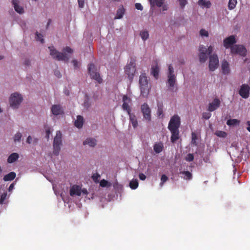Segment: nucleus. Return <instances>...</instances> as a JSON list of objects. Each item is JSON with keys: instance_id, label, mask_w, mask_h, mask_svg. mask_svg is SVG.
<instances>
[{"instance_id": "obj_20", "label": "nucleus", "mask_w": 250, "mask_h": 250, "mask_svg": "<svg viewBox=\"0 0 250 250\" xmlns=\"http://www.w3.org/2000/svg\"><path fill=\"white\" fill-rule=\"evenodd\" d=\"M222 73L224 74H229V64L227 61L224 60L222 62Z\"/></svg>"}, {"instance_id": "obj_45", "label": "nucleus", "mask_w": 250, "mask_h": 250, "mask_svg": "<svg viewBox=\"0 0 250 250\" xmlns=\"http://www.w3.org/2000/svg\"><path fill=\"white\" fill-rule=\"evenodd\" d=\"M194 159V156L192 154L189 153L187 155V157H186V161L188 162H191Z\"/></svg>"}, {"instance_id": "obj_19", "label": "nucleus", "mask_w": 250, "mask_h": 250, "mask_svg": "<svg viewBox=\"0 0 250 250\" xmlns=\"http://www.w3.org/2000/svg\"><path fill=\"white\" fill-rule=\"evenodd\" d=\"M125 13V9L124 8L123 6H121L120 7L117 11L116 15L114 18L115 20L116 19H121L123 17Z\"/></svg>"}, {"instance_id": "obj_30", "label": "nucleus", "mask_w": 250, "mask_h": 250, "mask_svg": "<svg viewBox=\"0 0 250 250\" xmlns=\"http://www.w3.org/2000/svg\"><path fill=\"white\" fill-rule=\"evenodd\" d=\"M237 3V0H229L228 3V8L230 10L234 9Z\"/></svg>"}, {"instance_id": "obj_10", "label": "nucleus", "mask_w": 250, "mask_h": 250, "mask_svg": "<svg viewBox=\"0 0 250 250\" xmlns=\"http://www.w3.org/2000/svg\"><path fill=\"white\" fill-rule=\"evenodd\" d=\"M219 65V60L216 54H213L209 56V69L211 71H214Z\"/></svg>"}, {"instance_id": "obj_4", "label": "nucleus", "mask_w": 250, "mask_h": 250, "mask_svg": "<svg viewBox=\"0 0 250 250\" xmlns=\"http://www.w3.org/2000/svg\"><path fill=\"white\" fill-rule=\"evenodd\" d=\"M62 145V134L60 131H57L53 141V154L58 155L61 150V146Z\"/></svg>"}, {"instance_id": "obj_40", "label": "nucleus", "mask_w": 250, "mask_h": 250, "mask_svg": "<svg viewBox=\"0 0 250 250\" xmlns=\"http://www.w3.org/2000/svg\"><path fill=\"white\" fill-rule=\"evenodd\" d=\"M168 180V177L167 176H166L165 174H163L161 178V183H160V186L161 187L163 186L164 185V183L166 182Z\"/></svg>"}, {"instance_id": "obj_1", "label": "nucleus", "mask_w": 250, "mask_h": 250, "mask_svg": "<svg viewBox=\"0 0 250 250\" xmlns=\"http://www.w3.org/2000/svg\"><path fill=\"white\" fill-rule=\"evenodd\" d=\"M181 125L180 118L177 115H173L170 119L168 129L171 133V141L174 143L179 138V128Z\"/></svg>"}, {"instance_id": "obj_50", "label": "nucleus", "mask_w": 250, "mask_h": 250, "mask_svg": "<svg viewBox=\"0 0 250 250\" xmlns=\"http://www.w3.org/2000/svg\"><path fill=\"white\" fill-rule=\"evenodd\" d=\"M46 130V138L47 140L49 138V136L51 133V131L50 130V128L49 127H47L45 129Z\"/></svg>"}, {"instance_id": "obj_58", "label": "nucleus", "mask_w": 250, "mask_h": 250, "mask_svg": "<svg viewBox=\"0 0 250 250\" xmlns=\"http://www.w3.org/2000/svg\"><path fill=\"white\" fill-rule=\"evenodd\" d=\"M54 74L58 78H60L62 76L60 72L57 70H55Z\"/></svg>"}, {"instance_id": "obj_56", "label": "nucleus", "mask_w": 250, "mask_h": 250, "mask_svg": "<svg viewBox=\"0 0 250 250\" xmlns=\"http://www.w3.org/2000/svg\"><path fill=\"white\" fill-rule=\"evenodd\" d=\"M213 47L212 46H209L208 48L207 49V53H208V54L210 56L211 53L213 52Z\"/></svg>"}, {"instance_id": "obj_15", "label": "nucleus", "mask_w": 250, "mask_h": 250, "mask_svg": "<svg viewBox=\"0 0 250 250\" xmlns=\"http://www.w3.org/2000/svg\"><path fill=\"white\" fill-rule=\"evenodd\" d=\"M220 100L217 98H215L211 103L209 104L208 110L209 112L215 110L220 106Z\"/></svg>"}, {"instance_id": "obj_18", "label": "nucleus", "mask_w": 250, "mask_h": 250, "mask_svg": "<svg viewBox=\"0 0 250 250\" xmlns=\"http://www.w3.org/2000/svg\"><path fill=\"white\" fill-rule=\"evenodd\" d=\"M159 67L158 64L156 63L155 65H152L151 68V74L153 77L157 79L159 76Z\"/></svg>"}, {"instance_id": "obj_64", "label": "nucleus", "mask_w": 250, "mask_h": 250, "mask_svg": "<svg viewBox=\"0 0 250 250\" xmlns=\"http://www.w3.org/2000/svg\"><path fill=\"white\" fill-rule=\"evenodd\" d=\"M82 192L84 194H87V191L86 189L83 188V190H82Z\"/></svg>"}, {"instance_id": "obj_33", "label": "nucleus", "mask_w": 250, "mask_h": 250, "mask_svg": "<svg viewBox=\"0 0 250 250\" xmlns=\"http://www.w3.org/2000/svg\"><path fill=\"white\" fill-rule=\"evenodd\" d=\"M129 187L132 189H135L138 187V182L137 179L132 180L129 183Z\"/></svg>"}, {"instance_id": "obj_5", "label": "nucleus", "mask_w": 250, "mask_h": 250, "mask_svg": "<svg viewBox=\"0 0 250 250\" xmlns=\"http://www.w3.org/2000/svg\"><path fill=\"white\" fill-rule=\"evenodd\" d=\"M139 84L141 94H148L150 87L146 73H142L140 76Z\"/></svg>"}, {"instance_id": "obj_24", "label": "nucleus", "mask_w": 250, "mask_h": 250, "mask_svg": "<svg viewBox=\"0 0 250 250\" xmlns=\"http://www.w3.org/2000/svg\"><path fill=\"white\" fill-rule=\"evenodd\" d=\"M250 87L249 85L242 84L239 90V94H249Z\"/></svg>"}, {"instance_id": "obj_44", "label": "nucleus", "mask_w": 250, "mask_h": 250, "mask_svg": "<svg viewBox=\"0 0 250 250\" xmlns=\"http://www.w3.org/2000/svg\"><path fill=\"white\" fill-rule=\"evenodd\" d=\"M200 34L202 37H208V33L207 31L204 29H202L200 31Z\"/></svg>"}, {"instance_id": "obj_60", "label": "nucleus", "mask_w": 250, "mask_h": 250, "mask_svg": "<svg viewBox=\"0 0 250 250\" xmlns=\"http://www.w3.org/2000/svg\"><path fill=\"white\" fill-rule=\"evenodd\" d=\"M19 2L20 0H12V4H13L14 6L16 5H18Z\"/></svg>"}, {"instance_id": "obj_57", "label": "nucleus", "mask_w": 250, "mask_h": 250, "mask_svg": "<svg viewBox=\"0 0 250 250\" xmlns=\"http://www.w3.org/2000/svg\"><path fill=\"white\" fill-rule=\"evenodd\" d=\"M139 177L141 180H145L146 179V175L143 173H140L139 175Z\"/></svg>"}, {"instance_id": "obj_59", "label": "nucleus", "mask_w": 250, "mask_h": 250, "mask_svg": "<svg viewBox=\"0 0 250 250\" xmlns=\"http://www.w3.org/2000/svg\"><path fill=\"white\" fill-rule=\"evenodd\" d=\"M32 137L31 136H29L27 138V140H26L27 143L30 144L32 143Z\"/></svg>"}, {"instance_id": "obj_46", "label": "nucleus", "mask_w": 250, "mask_h": 250, "mask_svg": "<svg viewBox=\"0 0 250 250\" xmlns=\"http://www.w3.org/2000/svg\"><path fill=\"white\" fill-rule=\"evenodd\" d=\"M211 114L209 112H204L202 114V117L206 120H208L211 117Z\"/></svg>"}, {"instance_id": "obj_54", "label": "nucleus", "mask_w": 250, "mask_h": 250, "mask_svg": "<svg viewBox=\"0 0 250 250\" xmlns=\"http://www.w3.org/2000/svg\"><path fill=\"white\" fill-rule=\"evenodd\" d=\"M88 96L87 95H85V102L84 103V106L85 107H89V104L88 103Z\"/></svg>"}, {"instance_id": "obj_55", "label": "nucleus", "mask_w": 250, "mask_h": 250, "mask_svg": "<svg viewBox=\"0 0 250 250\" xmlns=\"http://www.w3.org/2000/svg\"><path fill=\"white\" fill-rule=\"evenodd\" d=\"M135 8L137 9L140 10H141V11L143 10V7L142 5L140 3H136L135 4Z\"/></svg>"}, {"instance_id": "obj_25", "label": "nucleus", "mask_w": 250, "mask_h": 250, "mask_svg": "<svg viewBox=\"0 0 250 250\" xmlns=\"http://www.w3.org/2000/svg\"><path fill=\"white\" fill-rule=\"evenodd\" d=\"M16 174L15 173V172H10V173L5 175L3 177V180L4 181H11V180H13L14 179H15V178L16 177Z\"/></svg>"}, {"instance_id": "obj_16", "label": "nucleus", "mask_w": 250, "mask_h": 250, "mask_svg": "<svg viewBox=\"0 0 250 250\" xmlns=\"http://www.w3.org/2000/svg\"><path fill=\"white\" fill-rule=\"evenodd\" d=\"M82 193L81 187L77 185L72 186L70 189V195L71 196H81Z\"/></svg>"}, {"instance_id": "obj_28", "label": "nucleus", "mask_w": 250, "mask_h": 250, "mask_svg": "<svg viewBox=\"0 0 250 250\" xmlns=\"http://www.w3.org/2000/svg\"><path fill=\"white\" fill-rule=\"evenodd\" d=\"M198 4L207 8H209L211 5L210 1L207 0H199Z\"/></svg>"}, {"instance_id": "obj_2", "label": "nucleus", "mask_w": 250, "mask_h": 250, "mask_svg": "<svg viewBox=\"0 0 250 250\" xmlns=\"http://www.w3.org/2000/svg\"><path fill=\"white\" fill-rule=\"evenodd\" d=\"M125 72L129 80L132 81L136 72V60L135 59H130L129 62L125 66Z\"/></svg>"}, {"instance_id": "obj_34", "label": "nucleus", "mask_w": 250, "mask_h": 250, "mask_svg": "<svg viewBox=\"0 0 250 250\" xmlns=\"http://www.w3.org/2000/svg\"><path fill=\"white\" fill-rule=\"evenodd\" d=\"M181 173L184 175V178L186 180H190L192 179V175L188 171H184L181 172Z\"/></svg>"}, {"instance_id": "obj_17", "label": "nucleus", "mask_w": 250, "mask_h": 250, "mask_svg": "<svg viewBox=\"0 0 250 250\" xmlns=\"http://www.w3.org/2000/svg\"><path fill=\"white\" fill-rule=\"evenodd\" d=\"M165 0H148L151 8L154 6L160 7L162 6L164 3Z\"/></svg>"}, {"instance_id": "obj_47", "label": "nucleus", "mask_w": 250, "mask_h": 250, "mask_svg": "<svg viewBox=\"0 0 250 250\" xmlns=\"http://www.w3.org/2000/svg\"><path fill=\"white\" fill-rule=\"evenodd\" d=\"M100 176L98 173H95L92 176V178L94 182H98L99 181Z\"/></svg>"}, {"instance_id": "obj_14", "label": "nucleus", "mask_w": 250, "mask_h": 250, "mask_svg": "<svg viewBox=\"0 0 250 250\" xmlns=\"http://www.w3.org/2000/svg\"><path fill=\"white\" fill-rule=\"evenodd\" d=\"M52 113L55 116L62 115L64 114V110L60 104H54L52 106Z\"/></svg>"}, {"instance_id": "obj_53", "label": "nucleus", "mask_w": 250, "mask_h": 250, "mask_svg": "<svg viewBox=\"0 0 250 250\" xmlns=\"http://www.w3.org/2000/svg\"><path fill=\"white\" fill-rule=\"evenodd\" d=\"M79 7L81 8L83 7L84 4V0H78Z\"/></svg>"}, {"instance_id": "obj_52", "label": "nucleus", "mask_w": 250, "mask_h": 250, "mask_svg": "<svg viewBox=\"0 0 250 250\" xmlns=\"http://www.w3.org/2000/svg\"><path fill=\"white\" fill-rule=\"evenodd\" d=\"M63 51L64 52H67L69 53H72L73 52V50L69 47L66 46L63 48Z\"/></svg>"}, {"instance_id": "obj_39", "label": "nucleus", "mask_w": 250, "mask_h": 250, "mask_svg": "<svg viewBox=\"0 0 250 250\" xmlns=\"http://www.w3.org/2000/svg\"><path fill=\"white\" fill-rule=\"evenodd\" d=\"M22 137V135L20 132H17L14 137V141L16 143L17 142H20L21 138Z\"/></svg>"}, {"instance_id": "obj_32", "label": "nucleus", "mask_w": 250, "mask_h": 250, "mask_svg": "<svg viewBox=\"0 0 250 250\" xmlns=\"http://www.w3.org/2000/svg\"><path fill=\"white\" fill-rule=\"evenodd\" d=\"M199 58L201 62H205L208 59V53H200L199 55Z\"/></svg>"}, {"instance_id": "obj_26", "label": "nucleus", "mask_w": 250, "mask_h": 250, "mask_svg": "<svg viewBox=\"0 0 250 250\" xmlns=\"http://www.w3.org/2000/svg\"><path fill=\"white\" fill-rule=\"evenodd\" d=\"M128 114L129 116L130 121L133 127L134 128H136L138 125V122L136 116L134 114H131V112H130V114Z\"/></svg>"}, {"instance_id": "obj_21", "label": "nucleus", "mask_w": 250, "mask_h": 250, "mask_svg": "<svg viewBox=\"0 0 250 250\" xmlns=\"http://www.w3.org/2000/svg\"><path fill=\"white\" fill-rule=\"evenodd\" d=\"M83 116L78 115L77 117V119L75 121V125L79 128H81L83 127Z\"/></svg>"}, {"instance_id": "obj_61", "label": "nucleus", "mask_w": 250, "mask_h": 250, "mask_svg": "<svg viewBox=\"0 0 250 250\" xmlns=\"http://www.w3.org/2000/svg\"><path fill=\"white\" fill-rule=\"evenodd\" d=\"M14 187V183L11 184L10 185L9 187V188H8L9 191H11V190H12L13 189Z\"/></svg>"}, {"instance_id": "obj_35", "label": "nucleus", "mask_w": 250, "mask_h": 250, "mask_svg": "<svg viewBox=\"0 0 250 250\" xmlns=\"http://www.w3.org/2000/svg\"><path fill=\"white\" fill-rule=\"evenodd\" d=\"M191 144L196 146L197 145V143L196 142L198 139L197 136L195 132H192L191 133Z\"/></svg>"}, {"instance_id": "obj_6", "label": "nucleus", "mask_w": 250, "mask_h": 250, "mask_svg": "<svg viewBox=\"0 0 250 250\" xmlns=\"http://www.w3.org/2000/svg\"><path fill=\"white\" fill-rule=\"evenodd\" d=\"M88 70L92 79L95 80L99 83H102L103 79L101 77L99 73L97 72V69L94 64L90 63L89 64Z\"/></svg>"}, {"instance_id": "obj_36", "label": "nucleus", "mask_w": 250, "mask_h": 250, "mask_svg": "<svg viewBox=\"0 0 250 250\" xmlns=\"http://www.w3.org/2000/svg\"><path fill=\"white\" fill-rule=\"evenodd\" d=\"M215 134L217 136L222 138H225L227 135V133L223 131H217L215 133Z\"/></svg>"}, {"instance_id": "obj_8", "label": "nucleus", "mask_w": 250, "mask_h": 250, "mask_svg": "<svg viewBox=\"0 0 250 250\" xmlns=\"http://www.w3.org/2000/svg\"><path fill=\"white\" fill-rule=\"evenodd\" d=\"M167 77V84L168 86L170 88H173L176 82V77L174 74V69L171 64L168 65Z\"/></svg>"}, {"instance_id": "obj_9", "label": "nucleus", "mask_w": 250, "mask_h": 250, "mask_svg": "<svg viewBox=\"0 0 250 250\" xmlns=\"http://www.w3.org/2000/svg\"><path fill=\"white\" fill-rule=\"evenodd\" d=\"M22 100L21 95H11L9 99L10 106L13 108H17Z\"/></svg>"}, {"instance_id": "obj_37", "label": "nucleus", "mask_w": 250, "mask_h": 250, "mask_svg": "<svg viewBox=\"0 0 250 250\" xmlns=\"http://www.w3.org/2000/svg\"><path fill=\"white\" fill-rule=\"evenodd\" d=\"M15 11L19 14H22L24 12V9L22 7L20 6L19 4L14 6Z\"/></svg>"}, {"instance_id": "obj_22", "label": "nucleus", "mask_w": 250, "mask_h": 250, "mask_svg": "<svg viewBox=\"0 0 250 250\" xmlns=\"http://www.w3.org/2000/svg\"><path fill=\"white\" fill-rule=\"evenodd\" d=\"M19 157V155L17 153H12L11 154L7 159V162L11 164L16 161Z\"/></svg>"}, {"instance_id": "obj_43", "label": "nucleus", "mask_w": 250, "mask_h": 250, "mask_svg": "<svg viewBox=\"0 0 250 250\" xmlns=\"http://www.w3.org/2000/svg\"><path fill=\"white\" fill-rule=\"evenodd\" d=\"M199 51L200 52V53H207V49L203 45H200Z\"/></svg>"}, {"instance_id": "obj_51", "label": "nucleus", "mask_w": 250, "mask_h": 250, "mask_svg": "<svg viewBox=\"0 0 250 250\" xmlns=\"http://www.w3.org/2000/svg\"><path fill=\"white\" fill-rule=\"evenodd\" d=\"M179 4L182 8H184L187 3V0H178Z\"/></svg>"}, {"instance_id": "obj_11", "label": "nucleus", "mask_w": 250, "mask_h": 250, "mask_svg": "<svg viewBox=\"0 0 250 250\" xmlns=\"http://www.w3.org/2000/svg\"><path fill=\"white\" fill-rule=\"evenodd\" d=\"M141 109L143 114L144 118L146 120L150 121L151 120V111L148 104L146 103H144L141 105Z\"/></svg>"}, {"instance_id": "obj_62", "label": "nucleus", "mask_w": 250, "mask_h": 250, "mask_svg": "<svg viewBox=\"0 0 250 250\" xmlns=\"http://www.w3.org/2000/svg\"><path fill=\"white\" fill-rule=\"evenodd\" d=\"M243 98L247 99L249 97V95H240Z\"/></svg>"}, {"instance_id": "obj_29", "label": "nucleus", "mask_w": 250, "mask_h": 250, "mask_svg": "<svg viewBox=\"0 0 250 250\" xmlns=\"http://www.w3.org/2000/svg\"><path fill=\"white\" fill-rule=\"evenodd\" d=\"M140 35L143 41L146 40L149 37L148 32L146 30L141 31Z\"/></svg>"}, {"instance_id": "obj_48", "label": "nucleus", "mask_w": 250, "mask_h": 250, "mask_svg": "<svg viewBox=\"0 0 250 250\" xmlns=\"http://www.w3.org/2000/svg\"><path fill=\"white\" fill-rule=\"evenodd\" d=\"M107 184H108L107 181H106L104 179L102 180L100 182V185L102 187H105L107 186Z\"/></svg>"}, {"instance_id": "obj_27", "label": "nucleus", "mask_w": 250, "mask_h": 250, "mask_svg": "<svg viewBox=\"0 0 250 250\" xmlns=\"http://www.w3.org/2000/svg\"><path fill=\"white\" fill-rule=\"evenodd\" d=\"M164 147L163 144L162 143H158L154 145L153 148L154 151L157 153H159L162 151Z\"/></svg>"}, {"instance_id": "obj_12", "label": "nucleus", "mask_w": 250, "mask_h": 250, "mask_svg": "<svg viewBox=\"0 0 250 250\" xmlns=\"http://www.w3.org/2000/svg\"><path fill=\"white\" fill-rule=\"evenodd\" d=\"M123 109L124 110L126 111L128 114H130V112H131V107L129 106V104L131 103V98L128 97L127 95H124L123 97Z\"/></svg>"}, {"instance_id": "obj_3", "label": "nucleus", "mask_w": 250, "mask_h": 250, "mask_svg": "<svg viewBox=\"0 0 250 250\" xmlns=\"http://www.w3.org/2000/svg\"><path fill=\"white\" fill-rule=\"evenodd\" d=\"M48 48L50 50V54L53 59L58 61H63L65 62L68 61L69 57L65 53L58 51L53 46H49Z\"/></svg>"}, {"instance_id": "obj_41", "label": "nucleus", "mask_w": 250, "mask_h": 250, "mask_svg": "<svg viewBox=\"0 0 250 250\" xmlns=\"http://www.w3.org/2000/svg\"><path fill=\"white\" fill-rule=\"evenodd\" d=\"M7 194L6 192H4L1 194L0 198V204H3L6 198Z\"/></svg>"}, {"instance_id": "obj_31", "label": "nucleus", "mask_w": 250, "mask_h": 250, "mask_svg": "<svg viewBox=\"0 0 250 250\" xmlns=\"http://www.w3.org/2000/svg\"><path fill=\"white\" fill-rule=\"evenodd\" d=\"M240 123V121L237 119H229L227 122V124L228 125H238Z\"/></svg>"}, {"instance_id": "obj_13", "label": "nucleus", "mask_w": 250, "mask_h": 250, "mask_svg": "<svg viewBox=\"0 0 250 250\" xmlns=\"http://www.w3.org/2000/svg\"><path fill=\"white\" fill-rule=\"evenodd\" d=\"M236 42L234 36L231 35L226 38L223 41L224 46L226 48H230Z\"/></svg>"}, {"instance_id": "obj_38", "label": "nucleus", "mask_w": 250, "mask_h": 250, "mask_svg": "<svg viewBox=\"0 0 250 250\" xmlns=\"http://www.w3.org/2000/svg\"><path fill=\"white\" fill-rule=\"evenodd\" d=\"M157 114L159 117H160L161 115L163 116V105L162 104H158Z\"/></svg>"}, {"instance_id": "obj_63", "label": "nucleus", "mask_w": 250, "mask_h": 250, "mask_svg": "<svg viewBox=\"0 0 250 250\" xmlns=\"http://www.w3.org/2000/svg\"><path fill=\"white\" fill-rule=\"evenodd\" d=\"M248 125L249 126L247 127V130L249 132H250V122H248Z\"/></svg>"}, {"instance_id": "obj_23", "label": "nucleus", "mask_w": 250, "mask_h": 250, "mask_svg": "<svg viewBox=\"0 0 250 250\" xmlns=\"http://www.w3.org/2000/svg\"><path fill=\"white\" fill-rule=\"evenodd\" d=\"M83 145H88L90 146H94L96 145V140L93 138H87L83 142Z\"/></svg>"}, {"instance_id": "obj_49", "label": "nucleus", "mask_w": 250, "mask_h": 250, "mask_svg": "<svg viewBox=\"0 0 250 250\" xmlns=\"http://www.w3.org/2000/svg\"><path fill=\"white\" fill-rule=\"evenodd\" d=\"M72 63L73 64L74 67L75 69L79 68L80 67L79 62L76 60H73L72 61Z\"/></svg>"}, {"instance_id": "obj_42", "label": "nucleus", "mask_w": 250, "mask_h": 250, "mask_svg": "<svg viewBox=\"0 0 250 250\" xmlns=\"http://www.w3.org/2000/svg\"><path fill=\"white\" fill-rule=\"evenodd\" d=\"M42 37H43L41 34L38 33V32L36 33V40L40 41L42 43L44 42V40Z\"/></svg>"}, {"instance_id": "obj_7", "label": "nucleus", "mask_w": 250, "mask_h": 250, "mask_svg": "<svg viewBox=\"0 0 250 250\" xmlns=\"http://www.w3.org/2000/svg\"><path fill=\"white\" fill-rule=\"evenodd\" d=\"M230 52L232 54H238L245 57L246 56L247 50L242 45L235 44L231 47Z\"/></svg>"}]
</instances>
